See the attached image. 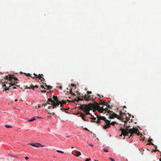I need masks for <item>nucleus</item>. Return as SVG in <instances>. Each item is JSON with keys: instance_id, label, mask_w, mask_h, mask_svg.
Listing matches in <instances>:
<instances>
[{"instance_id": "nucleus-1", "label": "nucleus", "mask_w": 161, "mask_h": 161, "mask_svg": "<svg viewBox=\"0 0 161 161\" xmlns=\"http://www.w3.org/2000/svg\"><path fill=\"white\" fill-rule=\"evenodd\" d=\"M79 108L80 109L83 110L86 113V114H91L92 116V115L89 112L92 109L97 110L100 113H102L104 111L106 110L105 109H103L102 107H101L99 104L96 102H94V104L80 105Z\"/></svg>"}, {"instance_id": "nucleus-2", "label": "nucleus", "mask_w": 161, "mask_h": 161, "mask_svg": "<svg viewBox=\"0 0 161 161\" xmlns=\"http://www.w3.org/2000/svg\"><path fill=\"white\" fill-rule=\"evenodd\" d=\"M124 125L126 128V129L128 131V133H129L131 134L129 138L130 137H133L134 134L137 133L139 131V130L136 128H134L133 127L132 129H131L130 128V126H128L125 124Z\"/></svg>"}, {"instance_id": "nucleus-3", "label": "nucleus", "mask_w": 161, "mask_h": 161, "mask_svg": "<svg viewBox=\"0 0 161 161\" xmlns=\"http://www.w3.org/2000/svg\"><path fill=\"white\" fill-rule=\"evenodd\" d=\"M97 117V123H100L101 122V120H103L105 121L106 124V125L104 126L103 128L104 129H106L108 127H109V125L108 124L109 122V120H108L106 119V118L104 116H99L98 115H96Z\"/></svg>"}, {"instance_id": "nucleus-4", "label": "nucleus", "mask_w": 161, "mask_h": 161, "mask_svg": "<svg viewBox=\"0 0 161 161\" xmlns=\"http://www.w3.org/2000/svg\"><path fill=\"white\" fill-rule=\"evenodd\" d=\"M53 98L54 100L55 101V103H54L53 107V109H54L56 107L58 106L59 105L60 102V101H59L58 99L57 96H53Z\"/></svg>"}, {"instance_id": "nucleus-5", "label": "nucleus", "mask_w": 161, "mask_h": 161, "mask_svg": "<svg viewBox=\"0 0 161 161\" xmlns=\"http://www.w3.org/2000/svg\"><path fill=\"white\" fill-rule=\"evenodd\" d=\"M103 104L106 105L107 106L106 108H103L104 107H103V106L102 107L103 109H106V110L104 111H103V112H106V111H107V112L108 113L110 114L113 113L112 111H111L109 110H108V108H110V105H108V103L107 102H104L103 103Z\"/></svg>"}, {"instance_id": "nucleus-6", "label": "nucleus", "mask_w": 161, "mask_h": 161, "mask_svg": "<svg viewBox=\"0 0 161 161\" xmlns=\"http://www.w3.org/2000/svg\"><path fill=\"white\" fill-rule=\"evenodd\" d=\"M119 130L121 132V134L119 135L120 136H122L123 135L124 136H128V131L124 129L121 128Z\"/></svg>"}, {"instance_id": "nucleus-7", "label": "nucleus", "mask_w": 161, "mask_h": 161, "mask_svg": "<svg viewBox=\"0 0 161 161\" xmlns=\"http://www.w3.org/2000/svg\"><path fill=\"white\" fill-rule=\"evenodd\" d=\"M4 79L7 80H10V81L11 82H13V80H12L13 79H14V80H18L17 78L14 77V76L13 77L11 75L9 76H6Z\"/></svg>"}, {"instance_id": "nucleus-8", "label": "nucleus", "mask_w": 161, "mask_h": 161, "mask_svg": "<svg viewBox=\"0 0 161 161\" xmlns=\"http://www.w3.org/2000/svg\"><path fill=\"white\" fill-rule=\"evenodd\" d=\"M30 145H31L32 146L37 147H44V146L42 145H41L40 143H32L30 144Z\"/></svg>"}, {"instance_id": "nucleus-9", "label": "nucleus", "mask_w": 161, "mask_h": 161, "mask_svg": "<svg viewBox=\"0 0 161 161\" xmlns=\"http://www.w3.org/2000/svg\"><path fill=\"white\" fill-rule=\"evenodd\" d=\"M25 86L26 87L25 88L28 89H32L33 90H34L35 88H37L38 87V86L36 85L34 86L33 85H32L31 83V84L29 86H28V85L26 86Z\"/></svg>"}, {"instance_id": "nucleus-10", "label": "nucleus", "mask_w": 161, "mask_h": 161, "mask_svg": "<svg viewBox=\"0 0 161 161\" xmlns=\"http://www.w3.org/2000/svg\"><path fill=\"white\" fill-rule=\"evenodd\" d=\"M47 103L48 104H51L52 106V107H53L54 103H55V101L53 100L51 98H48V101L47 102Z\"/></svg>"}, {"instance_id": "nucleus-11", "label": "nucleus", "mask_w": 161, "mask_h": 161, "mask_svg": "<svg viewBox=\"0 0 161 161\" xmlns=\"http://www.w3.org/2000/svg\"><path fill=\"white\" fill-rule=\"evenodd\" d=\"M72 153V154L76 157H78L81 155V153L80 151H78L76 150H74Z\"/></svg>"}, {"instance_id": "nucleus-12", "label": "nucleus", "mask_w": 161, "mask_h": 161, "mask_svg": "<svg viewBox=\"0 0 161 161\" xmlns=\"http://www.w3.org/2000/svg\"><path fill=\"white\" fill-rule=\"evenodd\" d=\"M7 82H4V84L3 85V87H5V89L4 90H3V91H7V90H8L9 89V88L11 87L10 86H7Z\"/></svg>"}, {"instance_id": "nucleus-13", "label": "nucleus", "mask_w": 161, "mask_h": 161, "mask_svg": "<svg viewBox=\"0 0 161 161\" xmlns=\"http://www.w3.org/2000/svg\"><path fill=\"white\" fill-rule=\"evenodd\" d=\"M34 75H35V76L36 77V78H38L40 80H41L42 81L44 80V78L42 77V76L43 75L42 74H39L38 75L34 73Z\"/></svg>"}, {"instance_id": "nucleus-14", "label": "nucleus", "mask_w": 161, "mask_h": 161, "mask_svg": "<svg viewBox=\"0 0 161 161\" xmlns=\"http://www.w3.org/2000/svg\"><path fill=\"white\" fill-rule=\"evenodd\" d=\"M117 116L118 115L117 114L113 112L112 114L109 117V118L110 119H113L114 118H116Z\"/></svg>"}, {"instance_id": "nucleus-15", "label": "nucleus", "mask_w": 161, "mask_h": 161, "mask_svg": "<svg viewBox=\"0 0 161 161\" xmlns=\"http://www.w3.org/2000/svg\"><path fill=\"white\" fill-rule=\"evenodd\" d=\"M84 98L87 101H89L91 99L90 95H89L88 97H87V95L86 94H85L84 96Z\"/></svg>"}, {"instance_id": "nucleus-16", "label": "nucleus", "mask_w": 161, "mask_h": 161, "mask_svg": "<svg viewBox=\"0 0 161 161\" xmlns=\"http://www.w3.org/2000/svg\"><path fill=\"white\" fill-rule=\"evenodd\" d=\"M80 117H81L82 119L85 121H86V120L85 118V117H86V115L83 114L82 113H80Z\"/></svg>"}, {"instance_id": "nucleus-17", "label": "nucleus", "mask_w": 161, "mask_h": 161, "mask_svg": "<svg viewBox=\"0 0 161 161\" xmlns=\"http://www.w3.org/2000/svg\"><path fill=\"white\" fill-rule=\"evenodd\" d=\"M116 122H115V121L112 122L110 123V121H109V124H108L109 125V127L108 126V127L107 128H110V125H112L114 126V125L115 124H116Z\"/></svg>"}, {"instance_id": "nucleus-18", "label": "nucleus", "mask_w": 161, "mask_h": 161, "mask_svg": "<svg viewBox=\"0 0 161 161\" xmlns=\"http://www.w3.org/2000/svg\"><path fill=\"white\" fill-rule=\"evenodd\" d=\"M18 83L17 82H16L14 84H13L12 83H8V82H7V86H8V85H10V86H11L15 85L16 86H17V84Z\"/></svg>"}, {"instance_id": "nucleus-19", "label": "nucleus", "mask_w": 161, "mask_h": 161, "mask_svg": "<svg viewBox=\"0 0 161 161\" xmlns=\"http://www.w3.org/2000/svg\"><path fill=\"white\" fill-rule=\"evenodd\" d=\"M60 103H61V104H66V102L65 100H63L61 101H60Z\"/></svg>"}, {"instance_id": "nucleus-20", "label": "nucleus", "mask_w": 161, "mask_h": 161, "mask_svg": "<svg viewBox=\"0 0 161 161\" xmlns=\"http://www.w3.org/2000/svg\"><path fill=\"white\" fill-rule=\"evenodd\" d=\"M83 100V98H81L78 97L77 99H75V100L77 102H79V101H81Z\"/></svg>"}, {"instance_id": "nucleus-21", "label": "nucleus", "mask_w": 161, "mask_h": 161, "mask_svg": "<svg viewBox=\"0 0 161 161\" xmlns=\"http://www.w3.org/2000/svg\"><path fill=\"white\" fill-rule=\"evenodd\" d=\"M45 86L47 87L46 89H47L48 90H49L52 88V86H48L47 85H46Z\"/></svg>"}, {"instance_id": "nucleus-22", "label": "nucleus", "mask_w": 161, "mask_h": 161, "mask_svg": "<svg viewBox=\"0 0 161 161\" xmlns=\"http://www.w3.org/2000/svg\"><path fill=\"white\" fill-rule=\"evenodd\" d=\"M92 119L93 120H92V122H96L97 121H96V117H93V118H92Z\"/></svg>"}, {"instance_id": "nucleus-23", "label": "nucleus", "mask_w": 161, "mask_h": 161, "mask_svg": "<svg viewBox=\"0 0 161 161\" xmlns=\"http://www.w3.org/2000/svg\"><path fill=\"white\" fill-rule=\"evenodd\" d=\"M36 118L35 117H34L33 118L31 119H30L28 120L29 122H31V121H34L36 119Z\"/></svg>"}, {"instance_id": "nucleus-24", "label": "nucleus", "mask_w": 161, "mask_h": 161, "mask_svg": "<svg viewBox=\"0 0 161 161\" xmlns=\"http://www.w3.org/2000/svg\"><path fill=\"white\" fill-rule=\"evenodd\" d=\"M149 142V143H148L147 144L149 145H153L155 147V148L157 147V146L156 145H154V144L152 143L151 142Z\"/></svg>"}, {"instance_id": "nucleus-25", "label": "nucleus", "mask_w": 161, "mask_h": 161, "mask_svg": "<svg viewBox=\"0 0 161 161\" xmlns=\"http://www.w3.org/2000/svg\"><path fill=\"white\" fill-rule=\"evenodd\" d=\"M57 151L58 152V153H64L63 151H60V150H57Z\"/></svg>"}, {"instance_id": "nucleus-26", "label": "nucleus", "mask_w": 161, "mask_h": 161, "mask_svg": "<svg viewBox=\"0 0 161 161\" xmlns=\"http://www.w3.org/2000/svg\"><path fill=\"white\" fill-rule=\"evenodd\" d=\"M25 75H27V76H30L31 77H32V76H31V75L29 73L26 74Z\"/></svg>"}, {"instance_id": "nucleus-27", "label": "nucleus", "mask_w": 161, "mask_h": 161, "mask_svg": "<svg viewBox=\"0 0 161 161\" xmlns=\"http://www.w3.org/2000/svg\"><path fill=\"white\" fill-rule=\"evenodd\" d=\"M5 127L7 128H11L12 126H10V125H5Z\"/></svg>"}, {"instance_id": "nucleus-28", "label": "nucleus", "mask_w": 161, "mask_h": 161, "mask_svg": "<svg viewBox=\"0 0 161 161\" xmlns=\"http://www.w3.org/2000/svg\"><path fill=\"white\" fill-rule=\"evenodd\" d=\"M117 118L119 119H122V117L121 116H119L118 115V116L117 117Z\"/></svg>"}, {"instance_id": "nucleus-29", "label": "nucleus", "mask_w": 161, "mask_h": 161, "mask_svg": "<svg viewBox=\"0 0 161 161\" xmlns=\"http://www.w3.org/2000/svg\"><path fill=\"white\" fill-rule=\"evenodd\" d=\"M60 110H63L64 111H65L66 110H68V109H66V108H60Z\"/></svg>"}, {"instance_id": "nucleus-30", "label": "nucleus", "mask_w": 161, "mask_h": 161, "mask_svg": "<svg viewBox=\"0 0 161 161\" xmlns=\"http://www.w3.org/2000/svg\"><path fill=\"white\" fill-rule=\"evenodd\" d=\"M48 114H52L53 115H54L55 114V113L54 112H53L52 113H51L50 112H48Z\"/></svg>"}, {"instance_id": "nucleus-31", "label": "nucleus", "mask_w": 161, "mask_h": 161, "mask_svg": "<svg viewBox=\"0 0 161 161\" xmlns=\"http://www.w3.org/2000/svg\"><path fill=\"white\" fill-rule=\"evenodd\" d=\"M103 150L105 152H109V151L107 149H106L105 148L103 149Z\"/></svg>"}, {"instance_id": "nucleus-32", "label": "nucleus", "mask_w": 161, "mask_h": 161, "mask_svg": "<svg viewBox=\"0 0 161 161\" xmlns=\"http://www.w3.org/2000/svg\"><path fill=\"white\" fill-rule=\"evenodd\" d=\"M41 87L42 88H44V89H46V87H44V86L43 85H41Z\"/></svg>"}, {"instance_id": "nucleus-33", "label": "nucleus", "mask_w": 161, "mask_h": 161, "mask_svg": "<svg viewBox=\"0 0 161 161\" xmlns=\"http://www.w3.org/2000/svg\"><path fill=\"white\" fill-rule=\"evenodd\" d=\"M156 148V149L154 150L153 151L154 152H156V151H159L158 150V149H157V147L156 148Z\"/></svg>"}, {"instance_id": "nucleus-34", "label": "nucleus", "mask_w": 161, "mask_h": 161, "mask_svg": "<svg viewBox=\"0 0 161 161\" xmlns=\"http://www.w3.org/2000/svg\"><path fill=\"white\" fill-rule=\"evenodd\" d=\"M41 92L42 93H45L46 92V91H44V90H42L41 91Z\"/></svg>"}, {"instance_id": "nucleus-35", "label": "nucleus", "mask_w": 161, "mask_h": 161, "mask_svg": "<svg viewBox=\"0 0 161 161\" xmlns=\"http://www.w3.org/2000/svg\"><path fill=\"white\" fill-rule=\"evenodd\" d=\"M109 159L111 161H115L114 159L111 158H109Z\"/></svg>"}, {"instance_id": "nucleus-36", "label": "nucleus", "mask_w": 161, "mask_h": 161, "mask_svg": "<svg viewBox=\"0 0 161 161\" xmlns=\"http://www.w3.org/2000/svg\"><path fill=\"white\" fill-rule=\"evenodd\" d=\"M87 93L88 94H91L92 92L91 91H87Z\"/></svg>"}, {"instance_id": "nucleus-37", "label": "nucleus", "mask_w": 161, "mask_h": 161, "mask_svg": "<svg viewBox=\"0 0 161 161\" xmlns=\"http://www.w3.org/2000/svg\"><path fill=\"white\" fill-rule=\"evenodd\" d=\"M123 114V113L121 111H120V116H122V115Z\"/></svg>"}, {"instance_id": "nucleus-38", "label": "nucleus", "mask_w": 161, "mask_h": 161, "mask_svg": "<svg viewBox=\"0 0 161 161\" xmlns=\"http://www.w3.org/2000/svg\"><path fill=\"white\" fill-rule=\"evenodd\" d=\"M71 86L72 87H74V86H75V84H71Z\"/></svg>"}, {"instance_id": "nucleus-39", "label": "nucleus", "mask_w": 161, "mask_h": 161, "mask_svg": "<svg viewBox=\"0 0 161 161\" xmlns=\"http://www.w3.org/2000/svg\"><path fill=\"white\" fill-rule=\"evenodd\" d=\"M47 105V103L44 104L42 105V106L45 107Z\"/></svg>"}, {"instance_id": "nucleus-40", "label": "nucleus", "mask_w": 161, "mask_h": 161, "mask_svg": "<svg viewBox=\"0 0 161 161\" xmlns=\"http://www.w3.org/2000/svg\"><path fill=\"white\" fill-rule=\"evenodd\" d=\"M25 159L26 160H28L29 159V158L28 157H25Z\"/></svg>"}, {"instance_id": "nucleus-41", "label": "nucleus", "mask_w": 161, "mask_h": 161, "mask_svg": "<svg viewBox=\"0 0 161 161\" xmlns=\"http://www.w3.org/2000/svg\"><path fill=\"white\" fill-rule=\"evenodd\" d=\"M91 159V158H89V159H87L85 160V161H89V160Z\"/></svg>"}, {"instance_id": "nucleus-42", "label": "nucleus", "mask_w": 161, "mask_h": 161, "mask_svg": "<svg viewBox=\"0 0 161 161\" xmlns=\"http://www.w3.org/2000/svg\"><path fill=\"white\" fill-rule=\"evenodd\" d=\"M152 139H149L148 141V142H151L152 141Z\"/></svg>"}, {"instance_id": "nucleus-43", "label": "nucleus", "mask_w": 161, "mask_h": 161, "mask_svg": "<svg viewBox=\"0 0 161 161\" xmlns=\"http://www.w3.org/2000/svg\"><path fill=\"white\" fill-rule=\"evenodd\" d=\"M136 133L137 134V135L138 136L140 135V134H140V133L139 132H138H138H137V133Z\"/></svg>"}, {"instance_id": "nucleus-44", "label": "nucleus", "mask_w": 161, "mask_h": 161, "mask_svg": "<svg viewBox=\"0 0 161 161\" xmlns=\"http://www.w3.org/2000/svg\"><path fill=\"white\" fill-rule=\"evenodd\" d=\"M69 92L71 94H72V89H71L70 90V92Z\"/></svg>"}, {"instance_id": "nucleus-45", "label": "nucleus", "mask_w": 161, "mask_h": 161, "mask_svg": "<svg viewBox=\"0 0 161 161\" xmlns=\"http://www.w3.org/2000/svg\"><path fill=\"white\" fill-rule=\"evenodd\" d=\"M51 106H49L48 107V109H49L51 107Z\"/></svg>"}, {"instance_id": "nucleus-46", "label": "nucleus", "mask_w": 161, "mask_h": 161, "mask_svg": "<svg viewBox=\"0 0 161 161\" xmlns=\"http://www.w3.org/2000/svg\"><path fill=\"white\" fill-rule=\"evenodd\" d=\"M60 104V106L61 108H62L63 107V104L61 105V103H60L59 104Z\"/></svg>"}, {"instance_id": "nucleus-47", "label": "nucleus", "mask_w": 161, "mask_h": 161, "mask_svg": "<svg viewBox=\"0 0 161 161\" xmlns=\"http://www.w3.org/2000/svg\"><path fill=\"white\" fill-rule=\"evenodd\" d=\"M71 94H72V95H73V96H75V93H72Z\"/></svg>"}, {"instance_id": "nucleus-48", "label": "nucleus", "mask_w": 161, "mask_h": 161, "mask_svg": "<svg viewBox=\"0 0 161 161\" xmlns=\"http://www.w3.org/2000/svg\"><path fill=\"white\" fill-rule=\"evenodd\" d=\"M12 88L13 89H16V87H12Z\"/></svg>"}, {"instance_id": "nucleus-49", "label": "nucleus", "mask_w": 161, "mask_h": 161, "mask_svg": "<svg viewBox=\"0 0 161 161\" xmlns=\"http://www.w3.org/2000/svg\"><path fill=\"white\" fill-rule=\"evenodd\" d=\"M84 129L86 130H88V129L86 128H85Z\"/></svg>"}, {"instance_id": "nucleus-50", "label": "nucleus", "mask_w": 161, "mask_h": 161, "mask_svg": "<svg viewBox=\"0 0 161 161\" xmlns=\"http://www.w3.org/2000/svg\"><path fill=\"white\" fill-rule=\"evenodd\" d=\"M89 145L90 146H93V145H92V144H89Z\"/></svg>"}, {"instance_id": "nucleus-51", "label": "nucleus", "mask_w": 161, "mask_h": 161, "mask_svg": "<svg viewBox=\"0 0 161 161\" xmlns=\"http://www.w3.org/2000/svg\"><path fill=\"white\" fill-rule=\"evenodd\" d=\"M67 101H68L69 102H71V101L69 100H67Z\"/></svg>"}, {"instance_id": "nucleus-52", "label": "nucleus", "mask_w": 161, "mask_h": 161, "mask_svg": "<svg viewBox=\"0 0 161 161\" xmlns=\"http://www.w3.org/2000/svg\"><path fill=\"white\" fill-rule=\"evenodd\" d=\"M123 108H126V107L125 106H124L123 107Z\"/></svg>"}, {"instance_id": "nucleus-53", "label": "nucleus", "mask_w": 161, "mask_h": 161, "mask_svg": "<svg viewBox=\"0 0 161 161\" xmlns=\"http://www.w3.org/2000/svg\"><path fill=\"white\" fill-rule=\"evenodd\" d=\"M15 101H18V99H15Z\"/></svg>"}, {"instance_id": "nucleus-54", "label": "nucleus", "mask_w": 161, "mask_h": 161, "mask_svg": "<svg viewBox=\"0 0 161 161\" xmlns=\"http://www.w3.org/2000/svg\"><path fill=\"white\" fill-rule=\"evenodd\" d=\"M32 78H35V76H32V77H31Z\"/></svg>"}, {"instance_id": "nucleus-55", "label": "nucleus", "mask_w": 161, "mask_h": 161, "mask_svg": "<svg viewBox=\"0 0 161 161\" xmlns=\"http://www.w3.org/2000/svg\"><path fill=\"white\" fill-rule=\"evenodd\" d=\"M38 107L39 108H41V106H40V105H38Z\"/></svg>"}, {"instance_id": "nucleus-56", "label": "nucleus", "mask_w": 161, "mask_h": 161, "mask_svg": "<svg viewBox=\"0 0 161 161\" xmlns=\"http://www.w3.org/2000/svg\"><path fill=\"white\" fill-rule=\"evenodd\" d=\"M60 88H62V87L61 86H60Z\"/></svg>"}, {"instance_id": "nucleus-57", "label": "nucleus", "mask_w": 161, "mask_h": 161, "mask_svg": "<svg viewBox=\"0 0 161 161\" xmlns=\"http://www.w3.org/2000/svg\"><path fill=\"white\" fill-rule=\"evenodd\" d=\"M95 161H98L97 160H95Z\"/></svg>"}, {"instance_id": "nucleus-58", "label": "nucleus", "mask_w": 161, "mask_h": 161, "mask_svg": "<svg viewBox=\"0 0 161 161\" xmlns=\"http://www.w3.org/2000/svg\"><path fill=\"white\" fill-rule=\"evenodd\" d=\"M72 148H74V147H71Z\"/></svg>"}]
</instances>
